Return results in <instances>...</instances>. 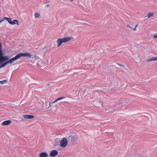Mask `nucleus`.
<instances>
[{
  "label": "nucleus",
  "instance_id": "obj_1",
  "mask_svg": "<svg viewBox=\"0 0 157 157\" xmlns=\"http://www.w3.org/2000/svg\"><path fill=\"white\" fill-rule=\"evenodd\" d=\"M78 136L77 135H71L69 136L68 139L69 141H70L73 144H75L78 139Z\"/></svg>",
  "mask_w": 157,
  "mask_h": 157
},
{
  "label": "nucleus",
  "instance_id": "obj_2",
  "mask_svg": "<svg viewBox=\"0 0 157 157\" xmlns=\"http://www.w3.org/2000/svg\"><path fill=\"white\" fill-rule=\"evenodd\" d=\"M4 55L3 52L1 51L0 52V63H2L9 59L8 56H3Z\"/></svg>",
  "mask_w": 157,
  "mask_h": 157
},
{
  "label": "nucleus",
  "instance_id": "obj_3",
  "mask_svg": "<svg viewBox=\"0 0 157 157\" xmlns=\"http://www.w3.org/2000/svg\"><path fill=\"white\" fill-rule=\"evenodd\" d=\"M13 62V60L12 58H11L9 60L7 61L4 63L3 62L2 63H0V69L3 67H4L8 63H12Z\"/></svg>",
  "mask_w": 157,
  "mask_h": 157
},
{
  "label": "nucleus",
  "instance_id": "obj_4",
  "mask_svg": "<svg viewBox=\"0 0 157 157\" xmlns=\"http://www.w3.org/2000/svg\"><path fill=\"white\" fill-rule=\"evenodd\" d=\"M68 141L66 138H63L61 141L60 145L62 147H65L67 145Z\"/></svg>",
  "mask_w": 157,
  "mask_h": 157
},
{
  "label": "nucleus",
  "instance_id": "obj_5",
  "mask_svg": "<svg viewBox=\"0 0 157 157\" xmlns=\"http://www.w3.org/2000/svg\"><path fill=\"white\" fill-rule=\"evenodd\" d=\"M24 53H21L17 54L14 57L12 58L13 61H16L21 57H24Z\"/></svg>",
  "mask_w": 157,
  "mask_h": 157
},
{
  "label": "nucleus",
  "instance_id": "obj_6",
  "mask_svg": "<svg viewBox=\"0 0 157 157\" xmlns=\"http://www.w3.org/2000/svg\"><path fill=\"white\" fill-rule=\"evenodd\" d=\"M8 22L10 24L12 25L15 24L19 25V22L17 20L15 19L12 21L11 18H9Z\"/></svg>",
  "mask_w": 157,
  "mask_h": 157
},
{
  "label": "nucleus",
  "instance_id": "obj_7",
  "mask_svg": "<svg viewBox=\"0 0 157 157\" xmlns=\"http://www.w3.org/2000/svg\"><path fill=\"white\" fill-rule=\"evenodd\" d=\"M58 154V151L56 150H53L51 151L50 155L51 157H55Z\"/></svg>",
  "mask_w": 157,
  "mask_h": 157
},
{
  "label": "nucleus",
  "instance_id": "obj_8",
  "mask_svg": "<svg viewBox=\"0 0 157 157\" xmlns=\"http://www.w3.org/2000/svg\"><path fill=\"white\" fill-rule=\"evenodd\" d=\"M61 38L63 43L67 42L71 40V38L69 37H67Z\"/></svg>",
  "mask_w": 157,
  "mask_h": 157
},
{
  "label": "nucleus",
  "instance_id": "obj_9",
  "mask_svg": "<svg viewBox=\"0 0 157 157\" xmlns=\"http://www.w3.org/2000/svg\"><path fill=\"white\" fill-rule=\"evenodd\" d=\"M24 118L26 119H31L34 118V116L32 115H23Z\"/></svg>",
  "mask_w": 157,
  "mask_h": 157
},
{
  "label": "nucleus",
  "instance_id": "obj_10",
  "mask_svg": "<svg viewBox=\"0 0 157 157\" xmlns=\"http://www.w3.org/2000/svg\"><path fill=\"white\" fill-rule=\"evenodd\" d=\"M11 123V121L10 120H7L3 121L2 123V125H9Z\"/></svg>",
  "mask_w": 157,
  "mask_h": 157
},
{
  "label": "nucleus",
  "instance_id": "obj_11",
  "mask_svg": "<svg viewBox=\"0 0 157 157\" xmlns=\"http://www.w3.org/2000/svg\"><path fill=\"white\" fill-rule=\"evenodd\" d=\"M57 47H59L63 43L61 38H59L57 40Z\"/></svg>",
  "mask_w": 157,
  "mask_h": 157
},
{
  "label": "nucleus",
  "instance_id": "obj_12",
  "mask_svg": "<svg viewBox=\"0 0 157 157\" xmlns=\"http://www.w3.org/2000/svg\"><path fill=\"white\" fill-rule=\"evenodd\" d=\"M48 156V153L44 152H41L39 155L40 157H47Z\"/></svg>",
  "mask_w": 157,
  "mask_h": 157
},
{
  "label": "nucleus",
  "instance_id": "obj_13",
  "mask_svg": "<svg viewBox=\"0 0 157 157\" xmlns=\"http://www.w3.org/2000/svg\"><path fill=\"white\" fill-rule=\"evenodd\" d=\"M156 60H157V57H153L151 58L148 59L147 60V62H151V61H156Z\"/></svg>",
  "mask_w": 157,
  "mask_h": 157
},
{
  "label": "nucleus",
  "instance_id": "obj_14",
  "mask_svg": "<svg viewBox=\"0 0 157 157\" xmlns=\"http://www.w3.org/2000/svg\"><path fill=\"white\" fill-rule=\"evenodd\" d=\"M24 57H26L29 58H30L32 57V55L28 52L24 53Z\"/></svg>",
  "mask_w": 157,
  "mask_h": 157
},
{
  "label": "nucleus",
  "instance_id": "obj_15",
  "mask_svg": "<svg viewBox=\"0 0 157 157\" xmlns=\"http://www.w3.org/2000/svg\"><path fill=\"white\" fill-rule=\"evenodd\" d=\"M8 20H9V18L6 17H4L3 19H2L1 20H0V23H1L3 21L5 20H6L8 22Z\"/></svg>",
  "mask_w": 157,
  "mask_h": 157
},
{
  "label": "nucleus",
  "instance_id": "obj_16",
  "mask_svg": "<svg viewBox=\"0 0 157 157\" xmlns=\"http://www.w3.org/2000/svg\"><path fill=\"white\" fill-rule=\"evenodd\" d=\"M65 98L64 97H61L59 98H57V99H56L55 101H54L53 102V103H54V102H56L57 101H58L61 100V99H64Z\"/></svg>",
  "mask_w": 157,
  "mask_h": 157
},
{
  "label": "nucleus",
  "instance_id": "obj_17",
  "mask_svg": "<svg viewBox=\"0 0 157 157\" xmlns=\"http://www.w3.org/2000/svg\"><path fill=\"white\" fill-rule=\"evenodd\" d=\"M7 80H3V81H0V84H4L7 82Z\"/></svg>",
  "mask_w": 157,
  "mask_h": 157
},
{
  "label": "nucleus",
  "instance_id": "obj_18",
  "mask_svg": "<svg viewBox=\"0 0 157 157\" xmlns=\"http://www.w3.org/2000/svg\"><path fill=\"white\" fill-rule=\"evenodd\" d=\"M153 14L151 13V12H149L148 13V18H150L151 17L153 16Z\"/></svg>",
  "mask_w": 157,
  "mask_h": 157
},
{
  "label": "nucleus",
  "instance_id": "obj_19",
  "mask_svg": "<svg viewBox=\"0 0 157 157\" xmlns=\"http://www.w3.org/2000/svg\"><path fill=\"white\" fill-rule=\"evenodd\" d=\"M40 16V14L39 13H38L36 12L35 13V17L38 18Z\"/></svg>",
  "mask_w": 157,
  "mask_h": 157
},
{
  "label": "nucleus",
  "instance_id": "obj_20",
  "mask_svg": "<svg viewBox=\"0 0 157 157\" xmlns=\"http://www.w3.org/2000/svg\"><path fill=\"white\" fill-rule=\"evenodd\" d=\"M154 38H157V33H156L155 35L154 36Z\"/></svg>",
  "mask_w": 157,
  "mask_h": 157
},
{
  "label": "nucleus",
  "instance_id": "obj_21",
  "mask_svg": "<svg viewBox=\"0 0 157 157\" xmlns=\"http://www.w3.org/2000/svg\"><path fill=\"white\" fill-rule=\"evenodd\" d=\"M117 64L118 65H119L120 66H121V67H124V66L123 65H122V64H119V63H117Z\"/></svg>",
  "mask_w": 157,
  "mask_h": 157
},
{
  "label": "nucleus",
  "instance_id": "obj_22",
  "mask_svg": "<svg viewBox=\"0 0 157 157\" xmlns=\"http://www.w3.org/2000/svg\"><path fill=\"white\" fill-rule=\"evenodd\" d=\"M40 63V62L39 61V62H38V63L37 64V66H38V67H41V66H40V65L39 66L38 65V64H39Z\"/></svg>",
  "mask_w": 157,
  "mask_h": 157
},
{
  "label": "nucleus",
  "instance_id": "obj_23",
  "mask_svg": "<svg viewBox=\"0 0 157 157\" xmlns=\"http://www.w3.org/2000/svg\"><path fill=\"white\" fill-rule=\"evenodd\" d=\"M128 27H129L131 29H133L132 28L131 26H130V25H128Z\"/></svg>",
  "mask_w": 157,
  "mask_h": 157
},
{
  "label": "nucleus",
  "instance_id": "obj_24",
  "mask_svg": "<svg viewBox=\"0 0 157 157\" xmlns=\"http://www.w3.org/2000/svg\"><path fill=\"white\" fill-rule=\"evenodd\" d=\"M123 103H120L119 104V106H121V105H122V104H123Z\"/></svg>",
  "mask_w": 157,
  "mask_h": 157
},
{
  "label": "nucleus",
  "instance_id": "obj_25",
  "mask_svg": "<svg viewBox=\"0 0 157 157\" xmlns=\"http://www.w3.org/2000/svg\"><path fill=\"white\" fill-rule=\"evenodd\" d=\"M136 27H135L134 29H133V30H134V31H136Z\"/></svg>",
  "mask_w": 157,
  "mask_h": 157
},
{
  "label": "nucleus",
  "instance_id": "obj_26",
  "mask_svg": "<svg viewBox=\"0 0 157 157\" xmlns=\"http://www.w3.org/2000/svg\"><path fill=\"white\" fill-rule=\"evenodd\" d=\"M138 24H136L135 27L136 28L138 26Z\"/></svg>",
  "mask_w": 157,
  "mask_h": 157
},
{
  "label": "nucleus",
  "instance_id": "obj_27",
  "mask_svg": "<svg viewBox=\"0 0 157 157\" xmlns=\"http://www.w3.org/2000/svg\"><path fill=\"white\" fill-rule=\"evenodd\" d=\"M49 4H47L46 5V6H47V7H49Z\"/></svg>",
  "mask_w": 157,
  "mask_h": 157
},
{
  "label": "nucleus",
  "instance_id": "obj_28",
  "mask_svg": "<svg viewBox=\"0 0 157 157\" xmlns=\"http://www.w3.org/2000/svg\"><path fill=\"white\" fill-rule=\"evenodd\" d=\"M50 85V84H47V86H49Z\"/></svg>",
  "mask_w": 157,
  "mask_h": 157
},
{
  "label": "nucleus",
  "instance_id": "obj_29",
  "mask_svg": "<svg viewBox=\"0 0 157 157\" xmlns=\"http://www.w3.org/2000/svg\"><path fill=\"white\" fill-rule=\"evenodd\" d=\"M70 0V1H73V0Z\"/></svg>",
  "mask_w": 157,
  "mask_h": 157
}]
</instances>
